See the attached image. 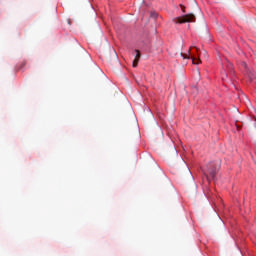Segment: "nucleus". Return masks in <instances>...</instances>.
<instances>
[{
	"label": "nucleus",
	"instance_id": "1",
	"mask_svg": "<svg viewBox=\"0 0 256 256\" xmlns=\"http://www.w3.org/2000/svg\"><path fill=\"white\" fill-rule=\"evenodd\" d=\"M219 171V165L211 162L207 165V172L205 173V177L207 181H215V177H217V172Z\"/></svg>",
	"mask_w": 256,
	"mask_h": 256
},
{
	"label": "nucleus",
	"instance_id": "2",
	"mask_svg": "<svg viewBox=\"0 0 256 256\" xmlns=\"http://www.w3.org/2000/svg\"><path fill=\"white\" fill-rule=\"evenodd\" d=\"M172 21L173 23L182 25L183 23H195V21H197V18L195 17V14L190 13L180 17L173 18Z\"/></svg>",
	"mask_w": 256,
	"mask_h": 256
},
{
	"label": "nucleus",
	"instance_id": "3",
	"mask_svg": "<svg viewBox=\"0 0 256 256\" xmlns=\"http://www.w3.org/2000/svg\"><path fill=\"white\" fill-rule=\"evenodd\" d=\"M191 59L194 65H199V63H201V60L196 58L195 56H191Z\"/></svg>",
	"mask_w": 256,
	"mask_h": 256
},
{
	"label": "nucleus",
	"instance_id": "4",
	"mask_svg": "<svg viewBox=\"0 0 256 256\" xmlns=\"http://www.w3.org/2000/svg\"><path fill=\"white\" fill-rule=\"evenodd\" d=\"M136 51V55H135V58L134 60H138L141 59V52H139V50H135Z\"/></svg>",
	"mask_w": 256,
	"mask_h": 256
},
{
	"label": "nucleus",
	"instance_id": "5",
	"mask_svg": "<svg viewBox=\"0 0 256 256\" xmlns=\"http://www.w3.org/2000/svg\"><path fill=\"white\" fill-rule=\"evenodd\" d=\"M139 64V60H133V64H132V66L133 67H137V65Z\"/></svg>",
	"mask_w": 256,
	"mask_h": 256
},
{
	"label": "nucleus",
	"instance_id": "6",
	"mask_svg": "<svg viewBox=\"0 0 256 256\" xmlns=\"http://www.w3.org/2000/svg\"><path fill=\"white\" fill-rule=\"evenodd\" d=\"M182 57H183L184 59H191V57L187 56L186 54H182Z\"/></svg>",
	"mask_w": 256,
	"mask_h": 256
},
{
	"label": "nucleus",
	"instance_id": "7",
	"mask_svg": "<svg viewBox=\"0 0 256 256\" xmlns=\"http://www.w3.org/2000/svg\"><path fill=\"white\" fill-rule=\"evenodd\" d=\"M249 77H250V79H255V75L253 73H251V72L249 74Z\"/></svg>",
	"mask_w": 256,
	"mask_h": 256
},
{
	"label": "nucleus",
	"instance_id": "8",
	"mask_svg": "<svg viewBox=\"0 0 256 256\" xmlns=\"http://www.w3.org/2000/svg\"><path fill=\"white\" fill-rule=\"evenodd\" d=\"M151 17H153L154 19H156L157 13H152V14H151Z\"/></svg>",
	"mask_w": 256,
	"mask_h": 256
},
{
	"label": "nucleus",
	"instance_id": "9",
	"mask_svg": "<svg viewBox=\"0 0 256 256\" xmlns=\"http://www.w3.org/2000/svg\"><path fill=\"white\" fill-rule=\"evenodd\" d=\"M180 7H181L182 11L185 13V6H183L182 4H180Z\"/></svg>",
	"mask_w": 256,
	"mask_h": 256
},
{
	"label": "nucleus",
	"instance_id": "10",
	"mask_svg": "<svg viewBox=\"0 0 256 256\" xmlns=\"http://www.w3.org/2000/svg\"><path fill=\"white\" fill-rule=\"evenodd\" d=\"M192 3H194V5H196V4H197V2H195V0H192Z\"/></svg>",
	"mask_w": 256,
	"mask_h": 256
},
{
	"label": "nucleus",
	"instance_id": "11",
	"mask_svg": "<svg viewBox=\"0 0 256 256\" xmlns=\"http://www.w3.org/2000/svg\"><path fill=\"white\" fill-rule=\"evenodd\" d=\"M244 67H247V64L246 63H243Z\"/></svg>",
	"mask_w": 256,
	"mask_h": 256
}]
</instances>
